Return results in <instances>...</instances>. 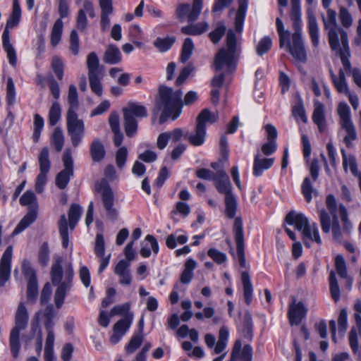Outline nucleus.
<instances>
[{"label":"nucleus","instance_id":"nucleus-1","mask_svg":"<svg viewBox=\"0 0 361 361\" xmlns=\"http://www.w3.org/2000/svg\"><path fill=\"white\" fill-rule=\"evenodd\" d=\"M238 9L235 20V29L229 30L226 35V46L221 48L214 59V67L216 71L226 68L228 72L235 70L240 51V37L243 30V23L247 8V0H238Z\"/></svg>","mask_w":361,"mask_h":361},{"label":"nucleus","instance_id":"nucleus-2","mask_svg":"<svg viewBox=\"0 0 361 361\" xmlns=\"http://www.w3.org/2000/svg\"><path fill=\"white\" fill-rule=\"evenodd\" d=\"M324 28L328 31L329 43L332 51L338 54L342 65L350 68V49L347 32L336 23V13L331 8L327 10L326 17H322Z\"/></svg>","mask_w":361,"mask_h":361},{"label":"nucleus","instance_id":"nucleus-3","mask_svg":"<svg viewBox=\"0 0 361 361\" xmlns=\"http://www.w3.org/2000/svg\"><path fill=\"white\" fill-rule=\"evenodd\" d=\"M73 275L72 264L68 262L62 266L61 258L57 259L51 266V282L58 286L54 294V302L57 308L62 306L66 293L72 286Z\"/></svg>","mask_w":361,"mask_h":361},{"label":"nucleus","instance_id":"nucleus-4","mask_svg":"<svg viewBox=\"0 0 361 361\" xmlns=\"http://www.w3.org/2000/svg\"><path fill=\"white\" fill-rule=\"evenodd\" d=\"M159 95L157 104L158 108L162 110L159 123H164L168 118L176 120L182 111L183 92L179 90H173L171 87L161 85L159 90Z\"/></svg>","mask_w":361,"mask_h":361},{"label":"nucleus","instance_id":"nucleus-5","mask_svg":"<svg viewBox=\"0 0 361 361\" xmlns=\"http://www.w3.org/2000/svg\"><path fill=\"white\" fill-rule=\"evenodd\" d=\"M338 213L343 222V228H341L338 216L334 214L332 225L331 226V219L328 212L324 209H320L319 212V221L322 230L324 233H329L331 229L332 236L336 241L341 242L345 235H349L353 225L348 216L347 209L343 204L338 207Z\"/></svg>","mask_w":361,"mask_h":361},{"label":"nucleus","instance_id":"nucleus-6","mask_svg":"<svg viewBox=\"0 0 361 361\" xmlns=\"http://www.w3.org/2000/svg\"><path fill=\"white\" fill-rule=\"evenodd\" d=\"M42 315L44 319V328H54V319L56 317V312L52 305H48L43 312L38 311L35 314L30 324V335L24 337L25 345H28L32 339L35 340V350L38 355L42 350V332L39 325V319Z\"/></svg>","mask_w":361,"mask_h":361},{"label":"nucleus","instance_id":"nucleus-7","mask_svg":"<svg viewBox=\"0 0 361 361\" xmlns=\"http://www.w3.org/2000/svg\"><path fill=\"white\" fill-rule=\"evenodd\" d=\"M286 222L289 225L294 226L297 230L301 231L304 238L309 239L319 245L322 243L317 224L314 223L310 225L308 219L303 214L291 211L287 214Z\"/></svg>","mask_w":361,"mask_h":361},{"label":"nucleus","instance_id":"nucleus-8","mask_svg":"<svg viewBox=\"0 0 361 361\" xmlns=\"http://www.w3.org/2000/svg\"><path fill=\"white\" fill-rule=\"evenodd\" d=\"M218 118V114L212 112L207 109H203L197 117L195 131L190 134L185 133V138L194 146L202 145L205 140L206 125L214 123Z\"/></svg>","mask_w":361,"mask_h":361},{"label":"nucleus","instance_id":"nucleus-9","mask_svg":"<svg viewBox=\"0 0 361 361\" xmlns=\"http://www.w3.org/2000/svg\"><path fill=\"white\" fill-rule=\"evenodd\" d=\"M125 131L128 137H133L137 132V119L147 116V110L143 105L137 102H129L123 109Z\"/></svg>","mask_w":361,"mask_h":361},{"label":"nucleus","instance_id":"nucleus-10","mask_svg":"<svg viewBox=\"0 0 361 361\" xmlns=\"http://www.w3.org/2000/svg\"><path fill=\"white\" fill-rule=\"evenodd\" d=\"M82 208L78 204H71L68 211V222L65 214L59 221V230L62 240V245L67 248L69 244L68 226L73 231L80 219Z\"/></svg>","mask_w":361,"mask_h":361},{"label":"nucleus","instance_id":"nucleus-11","mask_svg":"<svg viewBox=\"0 0 361 361\" xmlns=\"http://www.w3.org/2000/svg\"><path fill=\"white\" fill-rule=\"evenodd\" d=\"M94 191L97 194L100 195L102 197L107 218L111 221L117 220L118 212L114 207V196L109 183L105 179L97 181L95 183Z\"/></svg>","mask_w":361,"mask_h":361},{"label":"nucleus","instance_id":"nucleus-12","mask_svg":"<svg viewBox=\"0 0 361 361\" xmlns=\"http://www.w3.org/2000/svg\"><path fill=\"white\" fill-rule=\"evenodd\" d=\"M66 128L73 146L77 147L83 139L85 128L83 121L78 118L76 111H67Z\"/></svg>","mask_w":361,"mask_h":361},{"label":"nucleus","instance_id":"nucleus-13","mask_svg":"<svg viewBox=\"0 0 361 361\" xmlns=\"http://www.w3.org/2000/svg\"><path fill=\"white\" fill-rule=\"evenodd\" d=\"M337 111L340 117L341 126L346 133L343 140L349 147L357 138L355 128L351 120L350 108L345 102H341L338 106Z\"/></svg>","mask_w":361,"mask_h":361},{"label":"nucleus","instance_id":"nucleus-14","mask_svg":"<svg viewBox=\"0 0 361 361\" xmlns=\"http://www.w3.org/2000/svg\"><path fill=\"white\" fill-rule=\"evenodd\" d=\"M203 6V0H193L192 6L188 4H180L176 8V16L179 20L186 18L189 23L195 21L200 16Z\"/></svg>","mask_w":361,"mask_h":361},{"label":"nucleus","instance_id":"nucleus-15","mask_svg":"<svg viewBox=\"0 0 361 361\" xmlns=\"http://www.w3.org/2000/svg\"><path fill=\"white\" fill-rule=\"evenodd\" d=\"M22 271L27 280V298L33 302L38 295V283L35 271L32 268L30 263L24 259L22 262Z\"/></svg>","mask_w":361,"mask_h":361},{"label":"nucleus","instance_id":"nucleus-16","mask_svg":"<svg viewBox=\"0 0 361 361\" xmlns=\"http://www.w3.org/2000/svg\"><path fill=\"white\" fill-rule=\"evenodd\" d=\"M63 162L64 169L57 174L55 179L56 186L61 190L66 188L71 177L73 176V161L69 149L64 152Z\"/></svg>","mask_w":361,"mask_h":361},{"label":"nucleus","instance_id":"nucleus-17","mask_svg":"<svg viewBox=\"0 0 361 361\" xmlns=\"http://www.w3.org/2000/svg\"><path fill=\"white\" fill-rule=\"evenodd\" d=\"M233 233L234 235L235 242L236 243V250L239 264L240 267H245L246 262L244 250V231L243 226V221L240 217H236L234 220L233 226Z\"/></svg>","mask_w":361,"mask_h":361},{"label":"nucleus","instance_id":"nucleus-18","mask_svg":"<svg viewBox=\"0 0 361 361\" xmlns=\"http://www.w3.org/2000/svg\"><path fill=\"white\" fill-rule=\"evenodd\" d=\"M229 337V330L226 326H222L219 331L218 341L216 343V338L211 334H207L204 336L205 343L209 348H214L215 354L222 353L226 348Z\"/></svg>","mask_w":361,"mask_h":361},{"label":"nucleus","instance_id":"nucleus-19","mask_svg":"<svg viewBox=\"0 0 361 361\" xmlns=\"http://www.w3.org/2000/svg\"><path fill=\"white\" fill-rule=\"evenodd\" d=\"M287 43L286 50L290 52L293 57L298 61L305 63L307 60V56L303 45L302 37H298L297 35H293L292 43L289 39L286 40Z\"/></svg>","mask_w":361,"mask_h":361},{"label":"nucleus","instance_id":"nucleus-20","mask_svg":"<svg viewBox=\"0 0 361 361\" xmlns=\"http://www.w3.org/2000/svg\"><path fill=\"white\" fill-rule=\"evenodd\" d=\"M13 247H7L0 261V286L2 287L8 281L11 275Z\"/></svg>","mask_w":361,"mask_h":361},{"label":"nucleus","instance_id":"nucleus-21","mask_svg":"<svg viewBox=\"0 0 361 361\" xmlns=\"http://www.w3.org/2000/svg\"><path fill=\"white\" fill-rule=\"evenodd\" d=\"M241 348V341H235L231 354V358L228 361H237L238 358H240V361L252 360V348L251 347V345L249 344L245 345L240 353Z\"/></svg>","mask_w":361,"mask_h":361},{"label":"nucleus","instance_id":"nucleus-22","mask_svg":"<svg viewBox=\"0 0 361 361\" xmlns=\"http://www.w3.org/2000/svg\"><path fill=\"white\" fill-rule=\"evenodd\" d=\"M29 313L24 302H20L15 314V326L11 330L21 332L25 330L28 324Z\"/></svg>","mask_w":361,"mask_h":361},{"label":"nucleus","instance_id":"nucleus-23","mask_svg":"<svg viewBox=\"0 0 361 361\" xmlns=\"http://www.w3.org/2000/svg\"><path fill=\"white\" fill-rule=\"evenodd\" d=\"M129 267L130 262L122 259L117 263L114 268V274L118 276V281L123 286L131 284L133 277Z\"/></svg>","mask_w":361,"mask_h":361},{"label":"nucleus","instance_id":"nucleus-24","mask_svg":"<svg viewBox=\"0 0 361 361\" xmlns=\"http://www.w3.org/2000/svg\"><path fill=\"white\" fill-rule=\"evenodd\" d=\"M307 314V309L301 302H293L289 306L288 318L290 323L293 325L299 324Z\"/></svg>","mask_w":361,"mask_h":361},{"label":"nucleus","instance_id":"nucleus-25","mask_svg":"<svg viewBox=\"0 0 361 361\" xmlns=\"http://www.w3.org/2000/svg\"><path fill=\"white\" fill-rule=\"evenodd\" d=\"M214 180L219 192L224 194L225 197H227L228 195H233L229 178L224 171H219Z\"/></svg>","mask_w":361,"mask_h":361},{"label":"nucleus","instance_id":"nucleus-26","mask_svg":"<svg viewBox=\"0 0 361 361\" xmlns=\"http://www.w3.org/2000/svg\"><path fill=\"white\" fill-rule=\"evenodd\" d=\"M159 250V245L156 238L152 235H147L141 244L140 253L142 257L147 258L151 255L152 250L157 255Z\"/></svg>","mask_w":361,"mask_h":361},{"label":"nucleus","instance_id":"nucleus-27","mask_svg":"<svg viewBox=\"0 0 361 361\" xmlns=\"http://www.w3.org/2000/svg\"><path fill=\"white\" fill-rule=\"evenodd\" d=\"M312 121L317 126L320 132H323L326 128V119L324 115V106L322 103L315 100L314 102V111Z\"/></svg>","mask_w":361,"mask_h":361},{"label":"nucleus","instance_id":"nucleus-28","mask_svg":"<svg viewBox=\"0 0 361 361\" xmlns=\"http://www.w3.org/2000/svg\"><path fill=\"white\" fill-rule=\"evenodd\" d=\"M331 78L336 90L341 94H348L350 90L346 81L345 72L340 69L338 75H336L332 71H330Z\"/></svg>","mask_w":361,"mask_h":361},{"label":"nucleus","instance_id":"nucleus-29","mask_svg":"<svg viewBox=\"0 0 361 361\" xmlns=\"http://www.w3.org/2000/svg\"><path fill=\"white\" fill-rule=\"evenodd\" d=\"M2 44L4 51L7 54L9 63L15 66L17 63V56L15 49L10 42L9 32L4 30L2 34Z\"/></svg>","mask_w":361,"mask_h":361},{"label":"nucleus","instance_id":"nucleus-30","mask_svg":"<svg viewBox=\"0 0 361 361\" xmlns=\"http://www.w3.org/2000/svg\"><path fill=\"white\" fill-rule=\"evenodd\" d=\"M274 161L273 158L262 159L259 154L255 157L253 164V175L255 176H260L264 170H267L271 167Z\"/></svg>","mask_w":361,"mask_h":361},{"label":"nucleus","instance_id":"nucleus-31","mask_svg":"<svg viewBox=\"0 0 361 361\" xmlns=\"http://www.w3.org/2000/svg\"><path fill=\"white\" fill-rule=\"evenodd\" d=\"M91 158L95 162L101 161L105 157L106 151L104 145L99 139H94L90 147Z\"/></svg>","mask_w":361,"mask_h":361},{"label":"nucleus","instance_id":"nucleus-32","mask_svg":"<svg viewBox=\"0 0 361 361\" xmlns=\"http://www.w3.org/2000/svg\"><path fill=\"white\" fill-rule=\"evenodd\" d=\"M21 18V8L18 0L13 1L12 12L9 18L6 22V25L4 30L8 31V29L17 26Z\"/></svg>","mask_w":361,"mask_h":361},{"label":"nucleus","instance_id":"nucleus-33","mask_svg":"<svg viewBox=\"0 0 361 361\" xmlns=\"http://www.w3.org/2000/svg\"><path fill=\"white\" fill-rule=\"evenodd\" d=\"M241 281L243 288L245 302L247 305H250L252 300L253 288L247 271L242 272Z\"/></svg>","mask_w":361,"mask_h":361},{"label":"nucleus","instance_id":"nucleus-34","mask_svg":"<svg viewBox=\"0 0 361 361\" xmlns=\"http://www.w3.org/2000/svg\"><path fill=\"white\" fill-rule=\"evenodd\" d=\"M121 53L119 49L116 45H109L104 53V61L109 64H117L121 62Z\"/></svg>","mask_w":361,"mask_h":361},{"label":"nucleus","instance_id":"nucleus-35","mask_svg":"<svg viewBox=\"0 0 361 361\" xmlns=\"http://www.w3.org/2000/svg\"><path fill=\"white\" fill-rule=\"evenodd\" d=\"M308 31L309 35L312 41V43L314 47H317L319 44V27L317 25V20L314 14L308 13Z\"/></svg>","mask_w":361,"mask_h":361},{"label":"nucleus","instance_id":"nucleus-36","mask_svg":"<svg viewBox=\"0 0 361 361\" xmlns=\"http://www.w3.org/2000/svg\"><path fill=\"white\" fill-rule=\"evenodd\" d=\"M37 219V211L30 209L27 214L20 220L13 231V235H18L27 228Z\"/></svg>","mask_w":361,"mask_h":361},{"label":"nucleus","instance_id":"nucleus-37","mask_svg":"<svg viewBox=\"0 0 361 361\" xmlns=\"http://www.w3.org/2000/svg\"><path fill=\"white\" fill-rule=\"evenodd\" d=\"M87 66L88 75H99L102 73V67L99 66V61L95 52H91L87 58Z\"/></svg>","mask_w":361,"mask_h":361},{"label":"nucleus","instance_id":"nucleus-38","mask_svg":"<svg viewBox=\"0 0 361 361\" xmlns=\"http://www.w3.org/2000/svg\"><path fill=\"white\" fill-rule=\"evenodd\" d=\"M341 154L343 157V166L344 171L347 172L348 168L349 167L352 174L354 176H357L358 174H360L361 172L358 171L355 157L351 154L347 155L344 149L341 150Z\"/></svg>","mask_w":361,"mask_h":361},{"label":"nucleus","instance_id":"nucleus-39","mask_svg":"<svg viewBox=\"0 0 361 361\" xmlns=\"http://www.w3.org/2000/svg\"><path fill=\"white\" fill-rule=\"evenodd\" d=\"M20 332L11 330L9 336V346L12 356L14 358H17L19 355L20 350Z\"/></svg>","mask_w":361,"mask_h":361},{"label":"nucleus","instance_id":"nucleus-40","mask_svg":"<svg viewBox=\"0 0 361 361\" xmlns=\"http://www.w3.org/2000/svg\"><path fill=\"white\" fill-rule=\"evenodd\" d=\"M63 26V21L61 19H57L53 25L50 35V43L53 47H56L61 39Z\"/></svg>","mask_w":361,"mask_h":361},{"label":"nucleus","instance_id":"nucleus-41","mask_svg":"<svg viewBox=\"0 0 361 361\" xmlns=\"http://www.w3.org/2000/svg\"><path fill=\"white\" fill-rule=\"evenodd\" d=\"M39 172L48 173L51 168V162L49 160V152L47 147L42 149L39 158Z\"/></svg>","mask_w":361,"mask_h":361},{"label":"nucleus","instance_id":"nucleus-42","mask_svg":"<svg viewBox=\"0 0 361 361\" xmlns=\"http://www.w3.org/2000/svg\"><path fill=\"white\" fill-rule=\"evenodd\" d=\"M292 114L296 120L300 118L303 123L307 122V117L305 111L302 99L300 96L296 97L295 103L293 106Z\"/></svg>","mask_w":361,"mask_h":361},{"label":"nucleus","instance_id":"nucleus-43","mask_svg":"<svg viewBox=\"0 0 361 361\" xmlns=\"http://www.w3.org/2000/svg\"><path fill=\"white\" fill-rule=\"evenodd\" d=\"M133 317L134 314H128L126 318H123L118 320L114 324L113 331L124 336L132 324Z\"/></svg>","mask_w":361,"mask_h":361},{"label":"nucleus","instance_id":"nucleus-44","mask_svg":"<svg viewBox=\"0 0 361 361\" xmlns=\"http://www.w3.org/2000/svg\"><path fill=\"white\" fill-rule=\"evenodd\" d=\"M207 29L208 24L206 22H202L195 25L183 27L181 31L185 35H199L204 32Z\"/></svg>","mask_w":361,"mask_h":361},{"label":"nucleus","instance_id":"nucleus-45","mask_svg":"<svg viewBox=\"0 0 361 361\" xmlns=\"http://www.w3.org/2000/svg\"><path fill=\"white\" fill-rule=\"evenodd\" d=\"M144 338V335L134 334L125 347L126 353L128 355L135 353L141 346Z\"/></svg>","mask_w":361,"mask_h":361},{"label":"nucleus","instance_id":"nucleus-46","mask_svg":"<svg viewBox=\"0 0 361 361\" xmlns=\"http://www.w3.org/2000/svg\"><path fill=\"white\" fill-rule=\"evenodd\" d=\"M335 267L336 271L340 277L343 279H347L348 283L349 286V288H350L352 284V279H348V274H347V269L345 265V262L343 258V257L341 255H338L335 258Z\"/></svg>","mask_w":361,"mask_h":361},{"label":"nucleus","instance_id":"nucleus-47","mask_svg":"<svg viewBox=\"0 0 361 361\" xmlns=\"http://www.w3.org/2000/svg\"><path fill=\"white\" fill-rule=\"evenodd\" d=\"M20 203L23 206H28L30 209H37V201L35 194L31 191H26L20 198Z\"/></svg>","mask_w":361,"mask_h":361},{"label":"nucleus","instance_id":"nucleus-48","mask_svg":"<svg viewBox=\"0 0 361 361\" xmlns=\"http://www.w3.org/2000/svg\"><path fill=\"white\" fill-rule=\"evenodd\" d=\"M68 103L69 108L68 111H76L78 108V94L77 88L74 85H70L68 93Z\"/></svg>","mask_w":361,"mask_h":361},{"label":"nucleus","instance_id":"nucleus-49","mask_svg":"<svg viewBox=\"0 0 361 361\" xmlns=\"http://www.w3.org/2000/svg\"><path fill=\"white\" fill-rule=\"evenodd\" d=\"M61 109L58 102L52 103L49 111V123L50 126H55L61 119Z\"/></svg>","mask_w":361,"mask_h":361},{"label":"nucleus","instance_id":"nucleus-50","mask_svg":"<svg viewBox=\"0 0 361 361\" xmlns=\"http://www.w3.org/2000/svg\"><path fill=\"white\" fill-rule=\"evenodd\" d=\"M51 144L57 152H61L64 144V135L60 128H56L51 137Z\"/></svg>","mask_w":361,"mask_h":361},{"label":"nucleus","instance_id":"nucleus-51","mask_svg":"<svg viewBox=\"0 0 361 361\" xmlns=\"http://www.w3.org/2000/svg\"><path fill=\"white\" fill-rule=\"evenodd\" d=\"M194 49V44L191 38H186L183 42L180 61L185 63L190 58L192 51Z\"/></svg>","mask_w":361,"mask_h":361},{"label":"nucleus","instance_id":"nucleus-52","mask_svg":"<svg viewBox=\"0 0 361 361\" xmlns=\"http://www.w3.org/2000/svg\"><path fill=\"white\" fill-rule=\"evenodd\" d=\"M102 77L103 74L88 75L91 90L98 96H101L103 92L101 83Z\"/></svg>","mask_w":361,"mask_h":361},{"label":"nucleus","instance_id":"nucleus-53","mask_svg":"<svg viewBox=\"0 0 361 361\" xmlns=\"http://www.w3.org/2000/svg\"><path fill=\"white\" fill-rule=\"evenodd\" d=\"M226 214L229 219H233L236 213L237 201L233 195L225 197Z\"/></svg>","mask_w":361,"mask_h":361},{"label":"nucleus","instance_id":"nucleus-54","mask_svg":"<svg viewBox=\"0 0 361 361\" xmlns=\"http://www.w3.org/2000/svg\"><path fill=\"white\" fill-rule=\"evenodd\" d=\"M329 286L332 299L335 302L338 301L340 299V289L336 274L334 271H331L329 275Z\"/></svg>","mask_w":361,"mask_h":361},{"label":"nucleus","instance_id":"nucleus-55","mask_svg":"<svg viewBox=\"0 0 361 361\" xmlns=\"http://www.w3.org/2000/svg\"><path fill=\"white\" fill-rule=\"evenodd\" d=\"M130 304L129 302H126L124 304L114 306L110 313V317H114L115 315H121L123 316V318H126L128 314H133L132 312L130 311Z\"/></svg>","mask_w":361,"mask_h":361},{"label":"nucleus","instance_id":"nucleus-56","mask_svg":"<svg viewBox=\"0 0 361 361\" xmlns=\"http://www.w3.org/2000/svg\"><path fill=\"white\" fill-rule=\"evenodd\" d=\"M175 39L173 37L157 38L154 42V45L161 52L169 50L173 43Z\"/></svg>","mask_w":361,"mask_h":361},{"label":"nucleus","instance_id":"nucleus-57","mask_svg":"<svg viewBox=\"0 0 361 361\" xmlns=\"http://www.w3.org/2000/svg\"><path fill=\"white\" fill-rule=\"evenodd\" d=\"M16 92L13 80L11 78L7 79L6 82V100L8 105L16 103Z\"/></svg>","mask_w":361,"mask_h":361},{"label":"nucleus","instance_id":"nucleus-58","mask_svg":"<svg viewBox=\"0 0 361 361\" xmlns=\"http://www.w3.org/2000/svg\"><path fill=\"white\" fill-rule=\"evenodd\" d=\"M188 241V236L185 235H180L176 237L175 235H169L166 240V245L170 249H173L176 247L177 243L183 245Z\"/></svg>","mask_w":361,"mask_h":361},{"label":"nucleus","instance_id":"nucleus-59","mask_svg":"<svg viewBox=\"0 0 361 361\" xmlns=\"http://www.w3.org/2000/svg\"><path fill=\"white\" fill-rule=\"evenodd\" d=\"M63 63L61 59L57 56H54L51 61V67L56 78L61 80L63 76Z\"/></svg>","mask_w":361,"mask_h":361},{"label":"nucleus","instance_id":"nucleus-60","mask_svg":"<svg viewBox=\"0 0 361 361\" xmlns=\"http://www.w3.org/2000/svg\"><path fill=\"white\" fill-rule=\"evenodd\" d=\"M277 31L279 35V44L280 47H283L285 45L286 40H288L290 33L288 30H284L283 24L281 18H277L276 20Z\"/></svg>","mask_w":361,"mask_h":361},{"label":"nucleus","instance_id":"nucleus-61","mask_svg":"<svg viewBox=\"0 0 361 361\" xmlns=\"http://www.w3.org/2000/svg\"><path fill=\"white\" fill-rule=\"evenodd\" d=\"M290 18L295 30L293 35H297L298 37H302L301 12H291Z\"/></svg>","mask_w":361,"mask_h":361},{"label":"nucleus","instance_id":"nucleus-62","mask_svg":"<svg viewBox=\"0 0 361 361\" xmlns=\"http://www.w3.org/2000/svg\"><path fill=\"white\" fill-rule=\"evenodd\" d=\"M38 261L42 266H47L49 261V248L47 243H43L38 252Z\"/></svg>","mask_w":361,"mask_h":361},{"label":"nucleus","instance_id":"nucleus-63","mask_svg":"<svg viewBox=\"0 0 361 361\" xmlns=\"http://www.w3.org/2000/svg\"><path fill=\"white\" fill-rule=\"evenodd\" d=\"M302 193L307 202H310L312 198V192H314L310 178L306 177L301 186Z\"/></svg>","mask_w":361,"mask_h":361},{"label":"nucleus","instance_id":"nucleus-64","mask_svg":"<svg viewBox=\"0 0 361 361\" xmlns=\"http://www.w3.org/2000/svg\"><path fill=\"white\" fill-rule=\"evenodd\" d=\"M339 19L341 25L348 28L352 25L353 18L348 10L345 7H341L339 11Z\"/></svg>","mask_w":361,"mask_h":361}]
</instances>
